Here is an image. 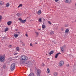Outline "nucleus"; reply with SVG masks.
<instances>
[{
	"instance_id": "1a4fd4ad",
	"label": "nucleus",
	"mask_w": 76,
	"mask_h": 76,
	"mask_svg": "<svg viewBox=\"0 0 76 76\" xmlns=\"http://www.w3.org/2000/svg\"><path fill=\"white\" fill-rule=\"evenodd\" d=\"M34 73L32 72H31L30 73V74L28 75V76H34Z\"/></svg>"
},
{
	"instance_id": "6ab92c4d",
	"label": "nucleus",
	"mask_w": 76,
	"mask_h": 76,
	"mask_svg": "<svg viewBox=\"0 0 76 76\" xmlns=\"http://www.w3.org/2000/svg\"><path fill=\"white\" fill-rule=\"evenodd\" d=\"M45 25H42V28L43 29H45Z\"/></svg>"
},
{
	"instance_id": "b1692460",
	"label": "nucleus",
	"mask_w": 76,
	"mask_h": 76,
	"mask_svg": "<svg viewBox=\"0 0 76 76\" xmlns=\"http://www.w3.org/2000/svg\"><path fill=\"white\" fill-rule=\"evenodd\" d=\"M39 22H42V18H39Z\"/></svg>"
},
{
	"instance_id": "423d86ee",
	"label": "nucleus",
	"mask_w": 76,
	"mask_h": 76,
	"mask_svg": "<svg viewBox=\"0 0 76 76\" xmlns=\"http://www.w3.org/2000/svg\"><path fill=\"white\" fill-rule=\"evenodd\" d=\"M70 1H71V0H65V2L67 3H70Z\"/></svg>"
},
{
	"instance_id": "412c9836",
	"label": "nucleus",
	"mask_w": 76,
	"mask_h": 76,
	"mask_svg": "<svg viewBox=\"0 0 76 76\" xmlns=\"http://www.w3.org/2000/svg\"><path fill=\"white\" fill-rule=\"evenodd\" d=\"M58 75V74L57 73V72H55L54 73V76H57V75Z\"/></svg>"
},
{
	"instance_id": "8fccbe9b",
	"label": "nucleus",
	"mask_w": 76,
	"mask_h": 76,
	"mask_svg": "<svg viewBox=\"0 0 76 76\" xmlns=\"http://www.w3.org/2000/svg\"><path fill=\"white\" fill-rule=\"evenodd\" d=\"M75 22H76V20H75Z\"/></svg>"
},
{
	"instance_id": "bb28decb",
	"label": "nucleus",
	"mask_w": 76,
	"mask_h": 76,
	"mask_svg": "<svg viewBox=\"0 0 76 76\" xmlns=\"http://www.w3.org/2000/svg\"><path fill=\"white\" fill-rule=\"evenodd\" d=\"M0 4H1V5H3V4H4V3L3 1H1L0 2Z\"/></svg>"
},
{
	"instance_id": "72a5a7b5",
	"label": "nucleus",
	"mask_w": 76,
	"mask_h": 76,
	"mask_svg": "<svg viewBox=\"0 0 76 76\" xmlns=\"http://www.w3.org/2000/svg\"><path fill=\"white\" fill-rule=\"evenodd\" d=\"M35 33H36V35H39V34L38 33V32H35Z\"/></svg>"
},
{
	"instance_id": "e433bc0d",
	"label": "nucleus",
	"mask_w": 76,
	"mask_h": 76,
	"mask_svg": "<svg viewBox=\"0 0 76 76\" xmlns=\"http://www.w3.org/2000/svg\"><path fill=\"white\" fill-rule=\"evenodd\" d=\"M22 45L23 46H25V44L24 43H23V42H22Z\"/></svg>"
},
{
	"instance_id": "c9c22d12",
	"label": "nucleus",
	"mask_w": 76,
	"mask_h": 76,
	"mask_svg": "<svg viewBox=\"0 0 76 76\" xmlns=\"http://www.w3.org/2000/svg\"><path fill=\"white\" fill-rule=\"evenodd\" d=\"M3 67L4 69H5V68H6V65H4L3 66Z\"/></svg>"
},
{
	"instance_id": "7c9ffc66",
	"label": "nucleus",
	"mask_w": 76,
	"mask_h": 76,
	"mask_svg": "<svg viewBox=\"0 0 76 76\" xmlns=\"http://www.w3.org/2000/svg\"><path fill=\"white\" fill-rule=\"evenodd\" d=\"M40 73H38L37 74V76H40Z\"/></svg>"
},
{
	"instance_id": "de8ad7c7",
	"label": "nucleus",
	"mask_w": 76,
	"mask_h": 76,
	"mask_svg": "<svg viewBox=\"0 0 76 76\" xmlns=\"http://www.w3.org/2000/svg\"><path fill=\"white\" fill-rule=\"evenodd\" d=\"M35 44H37V43L36 42V43H35Z\"/></svg>"
},
{
	"instance_id": "9b49d317",
	"label": "nucleus",
	"mask_w": 76,
	"mask_h": 76,
	"mask_svg": "<svg viewBox=\"0 0 76 76\" xmlns=\"http://www.w3.org/2000/svg\"><path fill=\"white\" fill-rule=\"evenodd\" d=\"M60 48L61 51H62V53H63V51H64V48H63V47H61Z\"/></svg>"
},
{
	"instance_id": "a18cd8bd",
	"label": "nucleus",
	"mask_w": 76,
	"mask_h": 76,
	"mask_svg": "<svg viewBox=\"0 0 76 76\" xmlns=\"http://www.w3.org/2000/svg\"><path fill=\"white\" fill-rule=\"evenodd\" d=\"M30 46H32V43H31L30 44Z\"/></svg>"
},
{
	"instance_id": "f8f14e48",
	"label": "nucleus",
	"mask_w": 76,
	"mask_h": 76,
	"mask_svg": "<svg viewBox=\"0 0 76 76\" xmlns=\"http://www.w3.org/2000/svg\"><path fill=\"white\" fill-rule=\"evenodd\" d=\"M21 15H22L21 14L19 13H18L16 15L17 16H18V17H20V16H21Z\"/></svg>"
},
{
	"instance_id": "ddd939ff",
	"label": "nucleus",
	"mask_w": 76,
	"mask_h": 76,
	"mask_svg": "<svg viewBox=\"0 0 76 76\" xmlns=\"http://www.w3.org/2000/svg\"><path fill=\"white\" fill-rule=\"evenodd\" d=\"M37 73H41V71L39 69H38L37 70Z\"/></svg>"
},
{
	"instance_id": "4468645a",
	"label": "nucleus",
	"mask_w": 76,
	"mask_h": 76,
	"mask_svg": "<svg viewBox=\"0 0 76 76\" xmlns=\"http://www.w3.org/2000/svg\"><path fill=\"white\" fill-rule=\"evenodd\" d=\"M22 64H28V62L26 61H23Z\"/></svg>"
},
{
	"instance_id": "49530a36",
	"label": "nucleus",
	"mask_w": 76,
	"mask_h": 76,
	"mask_svg": "<svg viewBox=\"0 0 76 76\" xmlns=\"http://www.w3.org/2000/svg\"><path fill=\"white\" fill-rule=\"evenodd\" d=\"M17 54H18L17 53H15L14 54V55H17Z\"/></svg>"
},
{
	"instance_id": "6e6552de",
	"label": "nucleus",
	"mask_w": 76,
	"mask_h": 76,
	"mask_svg": "<svg viewBox=\"0 0 76 76\" xmlns=\"http://www.w3.org/2000/svg\"><path fill=\"white\" fill-rule=\"evenodd\" d=\"M26 20H21V21H20V22L21 23H25V22H26Z\"/></svg>"
},
{
	"instance_id": "7ed1b4c3",
	"label": "nucleus",
	"mask_w": 76,
	"mask_h": 76,
	"mask_svg": "<svg viewBox=\"0 0 76 76\" xmlns=\"http://www.w3.org/2000/svg\"><path fill=\"white\" fill-rule=\"evenodd\" d=\"M16 66V64L15 63H13L11 65L10 69L12 71H13L15 70V66Z\"/></svg>"
},
{
	"instance_id": "c756f323",
	"label": "nucleus",
	"mask_w": 76,
	"mask_h": 76,
	"mask_svg": "<svg viewBox=\"0 0 76 76\" xmlns=\"http://www.w3.org/2000/svg\"><path fill=\"white\" fill-rule=\"evenodd\" d=\"M18 19L19 20H20V21H22V19H21V18H18Z\"/></svg>"
},
{
	"instance_id": "37998d69",
	"label": "nucleus",
	"mask_w": 76,
	"mask_h": 76,
	"mask_svg": "<svg viewBox=\"0 0 76 76\" xmlns=\"http://www.w3.org/2000/svg\"><path fill=\"white\" fill-rule=\"evenodd\" d=\"M18 34H19L18 35H19L20 34V32L19 31L18 32Z\"/></svg>"
},
{
	"instance_id": "ea45409f",
	"label": "nucleus",
	"mask_w": 76,
	"mask_h": 76,
	"mask_svg": "<svg viewBox=\"0 0 76 76\" xmlns=\"http://www.w3.org/2000/svg\"><path fill=\"white\" fill-rule=\"evenodd\" d=\"M66 66L67 67H69V64H66Z\"/></svg>"
},
{
	"instance_id": "c85d7f7f",
	"label": "nucleus",
	"mask_w": 76,
	"mask_h": 76,
	"mask_svg": "<svg viewBox=\"0 0 76 76\" xmlns=\"http://www.w3.org/2000/svg\"><path fill=\"white\" fill-rule=\"evenodd\" d=\"M16 49L17 51H19V48L18 47L16 48Z\"/></svg>"
},
{
	"instance_id": "5701e85b",
	"label": "nucleus",
	"mask_w": 76,
	"mask_h": 76,
	"mask_svg": "<svg viewBox=\"0 0 76 76\" xmlns=\"http://www.w3.org/2000/svg\"><path fill=\"white\" fill-rule=\"evenodd\" d=\"M47 70L48 71V73H50V69H49V68H48Z\"/></svg>"
},
{
	"instance_id": "a19ab883",
	"label": "nucleus",
	"mask_w": 76,
	"mask_h": 76,
	"mask_svg": "<svg viewBox=\"0 0 76 76\" xmlns=\"http://www.w3.org/2000/svg\"><path fill=\"white\" fill-rule=\"evenodd\" d=\"M55 1L56 2H57V1H59V0H55Z\"/></svg>"
},
{
	"instance_id": "79ce46f5",
	"label": "nucleus",
	"mask_w": 76,
	"mask_h": 76,
	"mask_svg": "<svg viewBox=\"0 0 76 76\" xmlns=\"http://www.w3.org/2000/svg\"><path fill=\"white\" fill-rule=\"evenodd\" d=\"M20 42H21V44H22V41L21 40H20Z\"/></svg>"
},
{
	"instance_id": "f704fd0d",
	"label": "nucleus",
	"mask_w": 76,
	"mask_h": 76,
	"mask_svg": "<svg viewBox=\"0 0 76 76\" xmlns=\"http://www.w3.org/2000/svg\"><path fill=\"white\" fill-rule=\"evenodd\" d=\"M48 23H49V24H50V25H51V22H50V21H48Z\"/></svg>"
},
{
	"instance_id": "f257e3e1",
	"label": "nucleus",
	"mask_w": 76,
	"mask_h": 76,
	"mask_svg": "<svg viewBox=\"0 0 76 76\" xmlns=\"http://www.w3.org/2000/svg\"><path fill=\"white\" fill-rule=\"evenodd\" d=\"M5 60V56L4 55H0V61L1 63H3Z\"/></svg>"
},
{
	"instance_id": "f03ea898",
	"label": "nucleus",
	"mask_w": 76,
	"mask_h": 76,
	"mask_svg": "<svg viewBox=\"0 0 76 76\" xmlns=\"http://www.w3.org/2000/svg\"><path fill=\"white\" fill-rule=\"evenodd\" d=\"M28 57L24 55L21 56L20 58L21 60L23 61H26V60H28Z\"/></svg>"
},
{
	"instance_id": "473e14b6",
	"label": "nucleus",
	"mask_w": 76,
	"mask_h": 76,
	"mask_svg": "<svg viewBox=\"0 0 76 76\" xmlns=\"http://www.w3.org/2000/svg\"><path fill=\"white\" fill-rule=\"evenodd\" d=\"M12 47V45H10L8 46V47H9V48H11Z\"/></svg>"
},
{
	"instance_id": "9d476101",
	"label": "nucleus",
	"mask_w": 76,
	"mask_h": 76,
	"mask_svg": "<svg viewBox=\"0 0 76 76\" xmlns=\"http://www.w3.org/2000/svg\"><path fill=\"white\" fill-rule=\"evenodd\" d=\"M41 13V10H39L37 12V14H38V15H40Z\"/></svg>"
},
{
	"instance_id": "a878e982",
	"label": "nucleus",
	"mask_w": 76,
	"mask_h": 76,
	"mask_svg": "<svg viewBox=\"0 0 76 76\" xmlns=\"http://www.w3.org/2000/svg\"><path fill=\"white\" fill-rule=\"evenodd\" d=\"M61 31H64V28L63 27H62V28H61Z\"/></svg>"
},
{
	"instance_id": "aec40b11",
	"label": "nucleus",
	"mask_w": 76,
	"mask_h": 76,
	"mask_svg": "<svg viewBox=\"0 0 76 76\" xmlns=\"http://www.w3.org/2000/svg\"><path fill=\"white\" fill-rule=\"evenodd\" d=\"M23 5L22 4H20L19 5V6L18 7V8H19L20 7H22Z\"/></svg>"
},
{
	"instance_id": "c03bdc74",
	"label": "nucleus",
	"mask_w": 76,
	"mask_h": 76,
	"mask_svg": "<svg viewBox=\"0 0 76 76\" xmlns=\"http://www.w3.org/2000/svg\"><path fill=\"white\" fill-rule=\"evenodd\" d=\"M25 35H26V37H28V34H26Z\"/></svg>"
},
{
	"instance_id": "dca6fc26",
	"label": "nucleus",
	"mask_w": 76,
	"mask_h": 76,
	"mask_svg": "<svg viewBox=\"0 0 76 76\" xmlns=\"http://www.w3.org/2000/svg\"><path fill=\"white\" fill-rule=\"evenodd\" d=\"M53 53H54V51L52 50L50 52V53H49V54L50 55H51V54H53Z\"/></svg>"
},
{
	"instance_id": "2eb2a0df",
	"label": "nucleus",
	"mask_w": 76,
	"mask_h": 76,
	"mask_svg": "<svg viewBox=\"0 0 76 76\" xmlns=\"http://www.w3.org/2000/svg\"><path fill=\"white\" fill-rule=\"evenodd\" d=\"M18 34H15L14 35V36L15 37V38H17L18 37Z\"/></svg>"
},
{
	"instance_id": "4be33fe9",
	"label": "nucleus",
	"mask_w": 76,
	"mask_h": 76,
	"mask_svg": "<svg viewBox=\"0 0 76 76\" xmlns=\"http://www.w3.org/2000/svg\"><path fill=\"white\" fill-rule=\"evenodd\" d=\"M54 32L53 31H52L50 32V34L51 35H53L54 34Z\"/></svg>"
},
{
	"instance_id": "2f4dec72",
	"label": "nucleus",
	"mask_w": 76,
	"mask_h": 76,
	"mask_svg": "<svg viewBox=\"0 0 76 76\" xmlns=\"http://www.w3.org/2000/svg\"><path fill=\"white\" fill-rule=\"evenodd\" d=\"M2 16H1V15H0V20H1L2 19Z\"/></svg>"
},
{
	"instance_id": "39448f33",
	"label": "nucleus",
	"mask_w": 76,
	"mask_h": 76,
	"mask_svg": "<svg viewBox=\"0 0 76 76\" xmlns=\"http://www.w3.org/2000/svg\"><path fill=\"white\" fill-rule=\"evenodd\" d=\"M12 23V21H9L7 22V25H8V26H10V25H11V24Z\"/></svg>"
},
{
	"instance_id": "cd10ccee",
	"label": "nucleus",
	"mask_w": 76,
	"mask_h": 76,
	"mask_svg": "<svg viewBox=\"0 0 76 76\" xmlns=\"http://www.w3.org/2000/svg\"><path fill=\"white\" fill-rule=\"evenodd\" d=\"M10 5V4L9 3H7L6 4V7H9V5Z\"/></svg>"
},
{
	"instance_id": "09e8293b",
	"label": "nucleus",
	"mask_w": 76,
	"mask_h": 76,
	"mask_svg": "<svg viewBox=\"0 0 76 76\" xmlns=\"http://www.w3.org/2000/svg\"><path fill=\"white\" fill-rule=\"evenodd\" d=\"M39 30H40V29H41L40 28L39 29H38Z\"/></svg>"
},
{
	"instance_id": "f3484780",
	"label": "nucleus",
	"mask_w": 76,
	"mask_h": 76,
	"mask_svg": "<svg viewBox=\"0 0 76 76\" xmlns=\"http://www.w3.org/2000/svg\"><path fill=\"white\" fill-rule=\"evenodd\" d=\"M27 64L28 65H31V64H32V63H31V62L30 61H28Z\"/></svg>"
},
{
	"instance_id": "4c0bfd02",
	"label": "nucleus",
	"mask_w": 76,
	"mask_h": 76,
	"mask_svg": "<svg viewBox=\"0 0 76 76\" xmlns=\"http://www.w3.org/2000/svg\"><path fill=\"white\" fill-rule=\"evenodd\" d=\"M65 27H68V25L67 24H66L65 25Z\"/></svg>"
},
{
	"instance_id": "0eeeda50",
	"label": "nucleus",
	"mask_w": 76,
	"mask_h": 76,
	"mask_svg": "<svg viewBox=\"0 0 76 76\" xmlns=\"http://www.w3.org/2000/svg\"><path fill=\"white\" fill-rule=\"evenodd\" d=\"M59 54H61V53H58L56 54L55 57V58H57Z\"/></svg>"
},
{
	"instance_id": "393cba45",
	"label": "nucleus",
	"mask_w": 76,
	"mask_h": 76,
	"mask_svg": "<svg viewBox=\"0 0 76 76\" xmlns=\"http://www.w3.org/2000/svg\"><path fill=\"white\" fill-rule=\"evenodd\" d=\"M8 30V28H6L5 29V32H6Z\"/></svg>"
},
{
	"instance_id": "20e7f679",
	"label": "nucleus",
	"mask_w": 76,
	"mask_h": 76,
	"mask_svg": "<svg viewBox=\"0 0 76 76\" xmlns=\"http://www.w3.org/2000/svg\"><path fill=\"white\" fill-rule=\"evenodd\" d=\"M59 64L60 66H63V64H64V61H60Z\"/></svg>"
},
{
	"instance_id": "58836bf2",
	"label": "nucleus",
	"mask_w": 76,
	"mask_h": 76,
	"mask_svg": "<svg viewBox=\"0 0 76 76\" xmlns=\"http://www.w3.org/2000/svg\"><path fill=\"white\" fill-rule=\"evenodd\" d=\"M62 47L63 48H64V47H66V45H64V46H62Z\"/></svg>"
},
{
	"instance_id": "a211bd4d",
	"label": "nucleus",
	"mask_w": 76,
	"mask_h": 76,
	"mask_svg": "<svg viewBox=\"0 0 76 76\" xmlns=\"http://www.w3.org/2000/svg\"><path fill=\"white\" fill-rule=\"evenodd\" d=\"M69 29H66L65 30V33L66 34H67V33H68L69 32Z\"/></svg>"
}]
</instances>
